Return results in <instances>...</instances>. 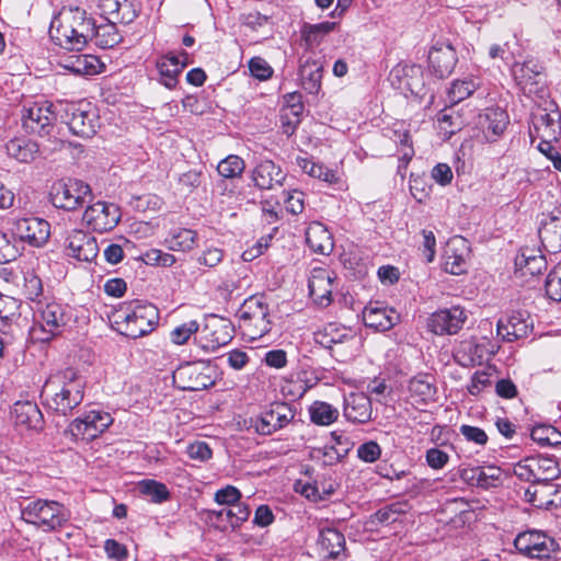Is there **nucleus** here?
Instances as JSON below:
<instances>
[{"instance_id": "nucleus-1", "label": "nucleus", "mask_w": 561, "mask_h": 561, "mask_svg": "<svg viewBox=\"0 0 561 561\" xmlns=\"http://www.w3.org/2000/svg\"><path fill=\"white\" fill-rule=\"evenodd\" d=\"M84 381L72 368L59 370L45 382L42 397L53 411L67 415L83 400Z\"/></svg>"}, {"instance_id": "nucleus-12", "label": "nucleus", "mask_w": 561, "mask_h": 561, "mask_svg": "<svg viewBox=\"0 0 561 561\" xmlns=\"http://www.w3.org/2000/svg\"><path fill=\"white\" fill-rule=\"evenodd\" d=\"M512 75L525 94L533 95L545 92L543 67L537 59L529 57L524 62H514Z\"/></svg>"}, {"instance_id": "nucleus-4", "label": "nucleus", "mask_w": 561, "mask_h": 561, "mask_svg": "<svg viewBox=\"0 0 561 561\" xmlns=\"http://www.w3.org/2000/svg\"><path fill=\"white\" fill-rule=\"evenodd\" d=\"M33 309L30 336L35 342L47 343L60 336L71 320L69 308L57 301H37Z\"/></svg>"}, {"instance_id": "nucleus-14", "label": "nucleus", "mask_w": 561, "mask_h": 561, "mask_svg": "<svg viewBox=\"0 0 561 561\" xmlns=\"http://www.w3.org/2000/svg\"><path fill=\"white\" fill-rule=\"evenodd\" d=\"M233 337V327L228 319L210 316L202 329L199 344L206 352L227 345Z\"/></svg>"}, {"instance_id": "nucleus-35", "label": "nucleus", "mask_w": 561, "mask_h": 561, "mask_svg": "<svg viewBox=\"0 0 561 561\" xmlns=\"http://www.w3.org/2000/svg\"><path fill=\"white\" fill-rule=\"evenodd\" d=\"M318 548L325 559H336L345 549V538L334 528L320 530Z\"/></svg>"}, {"instance_id": "nucleus-16", "label": "nucleus", "mask_w": 561, "mask_h": 561, "mask_svg": "<svg viewBox=\"0 0 561 561\" xmlns=\"http://www.w3.org/2000/svg\"><path fill=\"white\" fill-rule=\"evenodd\" d=\"M207 370L208 368L201 364L187 363L174 371L173 380L182 390L199 391L213 385Z\"/></svg>"}, {"instance_id": "nucleus-13", "label": "nucleus", "mask_w": 561, "mask_h": 561, "mask_svg": "<svg viewBox=\"0 0 561 561\" xmlns=\"http://www.w3.org/2000/svg\"><path fill=\"white\" fill-rule=\"evenodd\" d=\"M62 118L72 134L91 137L96 131V114L88 103H66Z\"/></svg>"}, {"instance_id": "nucleus-10", "label": "nucleus", "mask_w": 561, "mask_h": 561, "mask_svg": "<svg viewBox=\"0 0 561 561\" xmlns=\"http://www.w3.org/2000/svg\"><path fill=\"white\" fill-rule=\"evenodd\" d=\"M113 423V417L104 411L92 410L75 419L68 426L76 439L92 440L105 432Z\"/></svg>"}, {"instance_id": "nucleus-8", "label": "nucleus", "mask_w": 561, "mask_h": 561, "mask_svg": "<svg viewBox=\"0 0 561 561\" xmlns=\"http://www.w3.org/2000/svg\"><path fill=\"white\" fill-rule=\"evenodd\" d=\"M90 195V186L75 179L58 181L50 191V199L54 206L66 210H75L82 206Z\"/></svg>"}, {"instance_id": "nucleus-19", "label": "nucleus", "mask_w": 561, "mask_h": 561, "mask_svg": "<svg viewBox=\"0 0 561 561\" xmlns=\"http://www.w3.org/2000/svg\"><path fill=\"white\" fill-rule=\"evenodd\" d=\"M539 227V238L545 249L550 253L561 251V206L543 214Z\"/></svg>"}, {"instance_id": "nucleus-18", "label": "nucleus", "mask_w": 561, "mask_h": 561, "mask_svg": "<svg viewBox=\"0 0 561 561\" xmlns=\"http://www.w3.org/2000/svg\"><path fill=\"white\" fill-rule=\"evenodd\" d=\"M14 231L21 240L28 244L42 247L50 236V225L37 217L21 218L15 221Z\"/></svg>"}, {"instance_id": "nucleus-53", "label": "nucleus", "mask_w": 561, "mask_h": 561, "mask_svg": "<svg viewBox=\"0 0 561 561\" xmlns=\"http://www.w3.org/2000/svg\"><path fill=\"white\" fill-rule=\"evenodd\" d=\"M478 88L472 79L456 80L448 90V98L451 103H459L470 96Z\"/></svg>"}, {"instance_id": "nucleus-6", "label": "nucleus", "mask_w": 561, "mask_h": 561, "mask_svg": "<svg viewBox=\"0 0 561 561\" xmlns=\"http://www.w3.org/2000/svg\"><path fill=\"white\" fill-rule=\"evenodd\" d=\"M268 317V306L264 299L252 296L244 300L239 310V325L249 340H259L271 330Z\"/></svg>"}, {"instance_id": "nucleus-56", "label": "nucleus", "mask_w": 561, "mask_h": 561, "mask_svg": "<svg viewBox=\"0 0 561 561\" xmlns=\"http://www.w3.org/2000/svg\"><path fill=\"white\" fill-rule=\"evenodd\" d=\"M545 287L549 299L561 301V262L549 273Z\"/></svg>"}, {"instance_id": "nucleus-43", "label": "nucleus", "mask_w": 561, "mask_h": 561, "mask_svg": "<svg viewBox=\"0 0 561 561\" xmlns=\"http://www.w3.org/2000/svg\"><path fill=\"white\" fill-rule=\"evenodd\" d=\"M553 492L554 485L549 482L533 483L526 489L525 499L536 507H548L553 503Z\"/></svg>"}, {"instance_id": "nucleus-5", "label": "nucleus", "mask_w": 561, "mask_h": 561, "mask_svg": "<svg viewBox=\"0 0 561 561\" xmlns=\"http://www.w3.org/2000/svg\"><path fill=\"white\" fill-rule=\"evenodd\" d=\"M21 518L48 533L64 527L69 519V512L57 501L36 499L21 506Z\"/></svg>"}, {"instance_id": "nucleus-59", "label": "nucleus", "mask_w": 561, "mask_h": 561, "mask_svg": "<svg viewBox=\"0 0 561 561\" xmlns=\"http://www.w3.org/2000/svg\"><path fill=\"white\" fill-rule=\"evenodd\" d=\"M380 456L381 448L374 440L366 442L357 448V457L365 462H375L380 458Z\"/></svg>"}, {"instance_id": "nucleus-47", "label": "nucleus", "mask_w": 561, "mask_h": 561, "mask_svg": "<svg viewBox=\"0 0 561 561\" xmlns=\"http://www.w3.org/2000/svg\"><path fill=\"white\" fill-rule=\"evenodd\" d=\"M309 414L314 424L328 426L337 420L339 410L327 402L314 401L309 407Z\"/></svg>"}, {"instance_id": "nucleus-38", "label": "nucleus", "mask_w": 561, "mask_h": 561, "mask_svg": "<svg viewBox=\"0 0 561 561\" xmlns=\"http://www.w3.org/2000/svg\"><path fill=\"white\" fill-rule=\"evenodd\" d=\"M8 154L21 163L33 162L39 152V146L24 137L11 139L5 146Z\"/></svg>"}, {"instance_id": "nucleus-51", "label": "nucleus", "mask_w": 561, "mask_h": 561, "mask_svg": "<svg viewBox=\"0 0 561 561\" xmlns=\"http://www.w3.org/2000/svg\"><path fill=\"white\" fill-rule=\"evenodd\" d=\"M495 377V369L492 367H486L482 370L476 371L468 385V391L472 396H478L485 388L491 387L493 382V378Z\"/></svg>"}, {"instance_id": "nucleus-50", "label": "nucleus", "mask_w": 561, "mask_h": 561, "mask_svg": "<svg viewBox=\"0 0 561 561\" xmlns=\"http://www.w3.org/2000/svg\"><path fill=\"white\" fill-rule=\"evenodd\" d=\"M520 54L518 42L515 37L505 42L503 45L493 44L489 48V57L491 59H501L508 62Z\"/></svg>"}, {"instance_id": "nucleus-64", "label": "nucleus", "mask_w": 561, "mask_h": 561, "mask_svg": "<svg viewBox=\"0 0 561 561\" xmlns=\"http://www.w3.org/2000/svg\"><path fill=\"white\" fill-rule=\"evenodd\" d=\"M432 179L440 186L449 185L454 179L453 170L447 163H437L431 171Z\"/></svg>"}, {"instance_id": "nucleus-55", "label": "nucleus", "mask_w": 561, "mask_h": 561, "mask_svg": "<svg viewBox=\"0 0 561 561\" xmlns=\"http://www.w3.org/2000/svg\"><path fill=\"white\" fill-rule=\"evenodd\" d=\"M19 255L13 236L0 230V264L11 262Z\"/></svg>"}, {"instance_id": "nucleus-3", "label": "nucleus", "mask_w": 561, "mask_h": 561, "mask_svg": "<svg viewBox=\"0 0 561 561\" xmlns=\"http://www.w3.org/2000/svg\"><path fill=\"white\" fill-rule=\"evenodd\" d=\"M159 311L156 306L138 300L123 302L111 317L112 327L122 335L138 339L147 335L158 324Z\"/></svg>"}, {"instance_id": "nucleus-2", "label": "nucleus", "mask_w": 561, "mask_h": 561, "mask_svg": "<svg viewBox=\"0 0 561 561\" xmlns=\"http://www.w3.org/2000/svg\"><path fill=\"white\" fill-rule=\"evenodd\" d=\"M93 20L84 10L70 8L61 10L51 21L49 34L56 45L67 50H82L93 38Z\"/></svg>"}, {"instance_id": "nucleus-49", "label": "nucleus", "mask_w": 561, "mask_h": 561, "mask_svg": "<svg viewBox=\"0 0 561 561\" xmlns=\"http://www.w3.org/2000/svg\"><path fill=\"white\" fill-rule=\"evenodd\" d=\"M245 163L242 158L237 154H230L222 159L218 165V173L225 179H234L242 175Z\"/></svg>"}, {"instance_id": "nucleus-31", "label": "nucleus", "mask_w": 561, "mask_h": 561, "mask_svg": "<svg viewBox=\"0 0 561 561\" xmlns=\"http://www.w3.org/2000/svg\"><path fill=\"white\" fill-rule=\"evenodd\" d=\"M371 403L363 393H351L345 398L344 416L354 423H366L371 419Z\"/></svg>"}, {"instance_id": "nucleus-17", "label": "nucleus", "mask_w": 561, "mask_h": 561, "mask_svg": "<svg viewBox=\"0 0 561 561\" xmlns=\"http://www.w3.org/2000/svg\"><path fill=\"white\" fill-rule=\"evenodd\" d=\"M65 248L68 256L80 262H92L99 253L95 238L79 229L68 232Z\"/></svg>"}, {"instance_id": "nucleus-23", "label": "nucleus", "mask_w": 561, "mask_h": 561, "mask_svg": "<svg viewBox=\"0 0 561 561\" xmlns=\"http://www.w3.org/2000/svg\"><path fill=\"white\" fill-rule=\"evenodd\" d=\"M335 275L325 267L312 268L309 277V294L319 306H329L332 301V289Z\"/></svg>"}, {"instance_id": "nucleus-40", "label": "nucleus", "mask_w": 561, "mask_h": 561, "mask_svg": "<svg viewBox=\"0 0 561 561\" xmlns=\"http://www.w3.org/2000/svg\"><path fill=\"white\" fill-rule=\"evenodd\" d=\"M293 417L294 414L287 404H275L261 419V422L263 424L262 431L271 433L272 431H275L288 424Z\"/></svg>"}, {"instance_id": "nucleus-34", "label": "nucleus", "mask_w": 561, "mask_h": 561, "mask_svg": "<svg viewBox=\"0 0 561 561\" xmlns=\"http://www.w3.org/2000/svg\"><path fill=\"white\" fill-rule=\"evenodd\" d=\"M316 341L323 347L335 353H339L335 351L336 346L342 344H355L356 342L355 336L350 330L339 328L332 323L316 334Z\"/></svg>"}, {"instance_id": "nucleus-7", "label": "nucleus", "mask_w": 561, "mask_h": 561, "mask_svg": "<svg viewBox=\"0 0 561 561\" xmlns=\"http://www.w3.org/2000/svg\"><path fill=\"white\" fill-rule=\"evenodd\" d=\"M514 547L520 554L531 559H549L560 551V545L554 538L536 529L519 533L514 540Z\"/></svg>"}, {"instance_id": "nucleus-29", "label": "nucleus", "mask_w": 561, "mask_h": 561, "mask_svg": "<svg viewBox=\"0 0 561 561\" xmlns=\"http://www.w3.org/2000/svg\"><path fill=\"white\" fill-rule=\"evenodd\" d=\"M560 113L539 110L533 115L535 134L540 141H557L561 133Z\"/></svg>"}, {"instance_id": "nucleus-30", "label": "nucleus", "mask_w": 561, "mask_h": 561, "mask_svg": "<svg viewBox=\"0 0 561 561\" xmlns=\"http://www.w3.org/2000/svg\"><path fill=\"white\" fill-rule=\"evenodd\" d=\"M456 51L451 46L433 47L428 53L430 69L439 78L449 76L456 65Z\"/></svg>"}, {"instance_id": "nucleus-42", "label": "nucleus", "mask_w": 561, "mask_h": 561, "mask_svg": "<svg viewBox=\"0 0 561 561\" xmlns=\"http://www.w3.org/2000/svg\"><path fill=\"white\" fill-rule=\"evenodd\" d=\"M20 316V301L11 296L0 295V330L7 333Z\"/></svg>"}, {"instance_id": "nucleus-60", "label": "nucleus", "mask_w": 561, "mask_h": 561, "mask_svg": "<svg viewBox=\"0 0 561 561\" xmlns=\"http://www.w3.org/2000/svg\"><path fill=\"white\" fill-rule=\"evenodd\" d=\"M284 204L291 214H300L304 210V193L297 190L284 192Z\"/></svg>"}, {"instance_id": "nucleus-25", "label": "nucleus", "mask_w": 561, "mask_h": 561, "mask_svg": "<svg viewBox=\"0 0 561 561\" xmlns=\"http://www.w3.org/2000/svg\"><path fill=\"white\" fill-rule=\"evenodd\" d=\"M99 10L105 21L128 24L137 16V10L131 0H100Z\"/></svg>"}, {"instance_id": "nucleus-11", "label": "nucleus", "mask_w": 561, "mask_h": 561, "mask_svg": "<svg viewBox=\"0 0 561 561\" xmlns=\"http://www.w3.org/2000/svg\"><path fill=\"white\" fill-rule=\"evenodd\" d=\"M121 217L122 211L118 205L98 201L85 208L82 220L94 231L106 232L118 225Z\"/></svg>"}, {"instance_id": "nucleus-20", "label": "nucleus", "mask_w": 561, "mask_h": 561, "mask_svg": "<svg viewBox=\"0 0 561 561\" xmlns=\"http://www.w3.org/2000/svg\"><path fill=\"white\" fill-rule=\"evenodd\" d=\"M55 119L53 104L48 101L35 102L24 107L22 114V123L30 133H47L46 128L51 125Z\"/></svg>"}, {"instance_id": "nucleus-33", "label": "nucleus", "mask_w": 561, "mask_h": 561, "mask_svg": "<svg viewBox=\"0 0 561 561\" xmlns=\"http://www.w3.org/2000/svg\"><path fill=\"white\" fill-rule=\"evenodd\" d=\"M185 65V61H181L180 58L173 54L161 56L156 62L160 82L168 89L174 88Z\"/></svg>"}, {"instance_id": "nucleus-57", "label": "nucleus", "mask_w": 561, "mask_h": 561, "mask_svg": "<svg viewBox=\"0 0 561 561\" xmlns=\"http://www.w3.org/2000/svg\"><path fill=\"white\" fill-rule=\"evenodd\" d=\"M199 329V324L195 320H191L188 322H185L176 328H174L170 332V339L172 343L176 345H183L185 344L190 337L196 333Z\"/></svg>"}, {"instance_id": "nucleus-48", "label": "nucleus", "mask_w": 561, "mask_h": 561, "mask_svg": "<svg viewBox=\"0 0 561 561\" xmlns=\"http://www.w3.org/2000/svg\"><path fill=\"white\" fill-rule=\"evenodd\" d=\"M139 492L148 497L153 503H162L170 499V492L167 485L162 482L146 479L138 483Z\"/></svg>"}, {"instance_id": "nucleus-41", "label": "nucleus", "mask_w": 561, "mask_h": 561, "mask_svg": "<svg viewBox=\"0 0 561 561\" xmlns=\"http://www.w3.org/2000/svg\"><path fill=\"white\" fill-rule=\"evenodd\" d=\"M313 385L314 383L307 378L306 373H297L284 379L280 390L285 397L297 400L302 398Z\"/></svg>"}, {"instance_id": "nucleus-21", "label": "nucleus", "mask_w": 561, "mask_h": 561, "mask_svg": "<svg viewBox=\"0 0 561 561\" xmlns=\"http://www.w3.org/2000/svg\"><path fill=\"white\" fill-rule=\"evenodd\" d=\"M508 115L499 107H488L478 116L477 126L486 141H495L501 137L507 125Z\"/></svg>"}, {"instance_id": "nucleus-27", "label": "nucleus", "mask_w": 561, "mask_h": 561, "mask_svg": "<svg viewBox=\"0 0 561 561\" xmlns=\"http://www.w3.org/2000/svg\"><path fill=\"white\" fill-rule=\"evenodd\" d=\"M252 181L261 190H274L283 185L285 172L272 160H263L252 171Z\"/></svg>"}, {"instance_id": "nucleus-46", "label": "nucleus", "mask_w": 561, "mask_h": 561, "mask_svg": "<svg viewBox=\"0 0 561 561\" xmlns=\"http://www.w3.org/2000/svg\"><path fill=\"white\" fill-rule=\"evenodd\" d=\"M300 77L305 89L309 90L310 92L318 91L322 79L321 64L313 59H307L300 66Z\"/></svg>"}, {"instance_id": "nucleus-52", "label": "nucleus", "mask_w": 561, "mask_h": 561, "mask_svg": "<svg viewBox=\"0 0 561 561\" xmlns=\"http://www.w3.org/2000/svg\"><path fill=\"white\" fill-rule=\"evenodd\" d=\"M337 26L335 22H322L318 24H310L304 26L301 30V35L305 41L309 44H318L322 39L325 34L334 31Z\"/></svg>"}, {"instance_id": "nucleus-45", "label": "nucleus", "mask_w": 561, "mask_h": 561, "mask_svg": "<svg viewBox=\"0 0 561 561\" xmlns=\"http://www.w3.org/2000/svg\"><path fill=\"white\" fill-rule=\"evenodd\" d=\"M117 23L107 22L100 25H95L93 21V38L96 39V44L102 48H112L118 44L122 39L121 34L116 28Z\"/></svg>"}, {"instance_id": "nucleus-37", "label": "nucleus", "mask_w": 561, "mask_h": 561, "mask_svg": "<svg viewBox=\"0 0 561 561\" xmlns=\"http://www.w3.org/2000/svg\"><path fill=\"white\" fill-rule=\"evenodd\" d=\"M306 241L309 248L321 254H329L333 250L332 236L321 222H312L306 230Z\"/></svg>"}, {"instance_id": "nucleus-36", "label": "nucleus", "mask_w": 561, "mask_h": 561, "mask_svg": "<svg viewBox=\"0 0 561 561\" xmlns=\"http://www.w3.org/2000/svg\"><path fill=\"white\" fill-rule=\"evenodd\" d=\"M496 332L502 340L511 342L526 336L529 332V324L520 313H513L497 321Z\"/></svg>"}, {"instance_id": "nucleus-24", "label": "nucleus", "mask_w": 561, "mask_h": 561, "mask_svg": "<svg viewBox=\"0 0 561 561\" xmlns=\"http://www.w3.org/2000/svg\"><path fill=\"white\" fill-rule=\"evenodd\" d=\"M409 402L417 409H422L436 401L437 388L433 377L417 375L409 381Z\"/></svg>"}, {"instance_id": "nucleus-54", "label": "nucleus", "mask_w": 561, "mask_h": 561, "mask_svg": "<svg viewBox=\"0 0 561 561\" xmlns=\"http://www.w3.org/2000/svg\"><path fill=\"white\" fill-rule=\"evenodd\" d=\"M531 438L540 445H559L561 432L550 425H539L533 428Z\"/></svg>"}, {"instance_id": "nucleus-9", "label": "nucleus", "mask_w": 561, "mask_h": 561, "mask_svg": "<svg viewBox=\"0 0 561 561\" xmlns=\"http://www.w3.org/2000/svg\"><path fill=\"white\" fill-rule=\"evenodd\" d=\"M513 471L520 480L531 483H550L559 474L557 462L548 457L525 458L514 466Z\"/></svg>"}, {"instance_id": "nucleus-22", "label": "nucleus", "mask_w": 561, "mask_h": 561, "mask_svg": "<svg viewBox=\"0 0 561 561\" xmlns=\"http://www.w3.org/2000/svg\"><path fill=\"white\" fill-rule=\"evenodd\" d=\"M470 248L468 241L462 237H454L447 243L444 252L445 271L453 275H460L466 272Z\"/></svg>"}, {"instance_id": "nucleus-28", "label": "nucleus", "mask_w": 561, "mask_h": 561, "mask_svg": "<svg viewBox=\"0 0 561 561\" xmlns=\"http://www.w3.org/2000/svg\"><path fill=\"white\" fill-rule=\"evenodd\" d=\"M399 320V314L391 308L379 302L369 304L363 310V321L366 327L377 331L390 330Z\"/></svg>"}, {"instance_id": "nucleus-63", "label": "nucleus", "mask_w": 561, "mask_h": 561, "mask_svg": "<svg viewBox=\"0 0 561 561\" xmlns=\"http://www.w3.org/2000/svg\"><path fill=\"white\" fill-rule=\"evenodd\" d=\"M42 280L34 274H28L24 277L23 291L27 299L35 300L42 295Z\"/></svg>"}, {"instance_id": "nucleus-26", "label": "nucleus", "mask_w": 561, "mask_h": 561, "mask_svg": "<svg viewBox=\"0 0 561 561\" xmlns=\"http://www.w3.org/2000/svg\"><path fill=\"white\" fill-rule=\"evenodd\" d=\"M486 354L485 341L479 342L476 337L459 341L453 352L454 359L463 367L481 364Z\"/></svg>"}, {"instance_id": "nucleus-62", "label": "nucleus", "mask_w": 561, "mask_h": 561, "mask_svg": "<svg viewBox=\"0 0 561 561\" xmlns=\"http://www.w3.org/2000/svg\"><path fill=\"white\" fill-rule=\"evenodd\" d=\"M459 432L468 442L481 446L488 443V435L480 427L463 424L459 427Z\"/></svg>"}, {"instance_id": "nucleus-61", "label": "nucleus", "mask_w": 561, "mask_h": 561, "mask_svg": "<svg viewBox=\"0 0 561 561\" xmlns=\"http://www.w3.org/2000/svg\"><path fill=\"white\" fill-rule=\"evenodd\" d=\"M187 455L191 459L203 462L211 458L213 451L207 443L197 440L187 446Z\"/></svg>"}, {"instance_id": "nucleus-15", "label": "nucleus", "mask_w": 561, "mask_h": 561, "mask_svg": "<svg viewBox=\"0 0 561 561\" xmlns=\"http://www.w3.org/2000/svg\"><path fill=\"white\" fill-rule=\"evenodd\" d=\"M467 320L466 311L458 306L435 311L428 318L427 327L437 335L456 334Z\"/></svg>"}, {"instance_id": "nucleus-44", "label": "nucleus", "mask_w": 561, "mask_h": 561, "mask_svg": "<svg viewBox=\"0 0 561 561\" xmlns=\"http://www.w3.org/2000/svg\"><path fill=\"white\" fill-rule=\"evenodd\" d=\"M196 240V231L186 228H179L170 234L167 239V243L169 249L172 251L187 252L195 248Z\"/></svg>"}, {"instance_id": "nucleus-39", "label": "nucleus", "mask_w": 561, "mask_h": 561, "mask_svg": "<svg viewBox=\"0 0 561 561\" xmlns=\"http://www.w3.org/2000/svg\"><path fill=\"white\" fill-rule=\"evenodd\" d=\"M515 266L522 276H535L546 270L547 262L543 255L536 254L534 250H522L515 257Z\"/></svg>"}, {"instance_id": "nucleus-58", "label": "nucleus", "mask_w": 561, "mask_h": 561, "mask_svg": "<svg viewBox=\"0 0 561 561\" xmlns=\"http://www.w3.org/2000/svg\"><path fill=\"white\" fill-rule=\"evenodd\" d=\"M227 515V518L231 525L242 523L247 520L250 516V508L248 505L239 503H234L233 505H230L227 510H221L218 515L221 516L222 514Z\"/></svg>"}, {"instance_id": "nucleus-32", "label": "nucleus", "mask_w": 561, "mask_h": 561, "mask_svg": "<svg viewBox=\"0 0 561 561\" xmlns=\"http://www.w3.org/2000/svg\"><path fill=\"white\" fill-rule=\"evenodd\" d=\"M11 413L15 425L19 427L37 430L42 426L43 415L33 402H15Z\"/></svg>"}]
</instances>
